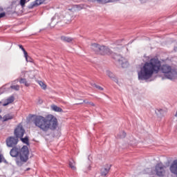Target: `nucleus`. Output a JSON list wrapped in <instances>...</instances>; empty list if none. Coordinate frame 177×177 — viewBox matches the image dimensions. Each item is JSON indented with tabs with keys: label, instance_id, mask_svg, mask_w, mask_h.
Returning a JSON list of instances; mask_svg holds the SVG:
<instances>
[{
	"label": "nucleus",
	"instance_id": "nucleus-1",
	"mask_svg": "<svg viewBox=\"0 0 177 177\" xmlns=\"http://www.w3.org/2000/svg\"><path fill=\"white\" fill-rule=\"evenodd\" d=\"M160 70L168 80H177V69L173 68L168 64L161 66V61L158 58H151L147 62L138 72L139 81H147L153 74H158Z\"/></svg>",
	"mask_w": 177,
	"mask_h": 177
},
{
	"label": "nucleus",
	"instance_id": "nucleus-2",
	"mask_svg": "<svg viewBox=\"0 0 177 177\" xmlns=\"http://www.w3.org/2000/svg\"><path fill=\"white\" fill-rule=\"evenodd\" d=\"M26 133V130L23 128V125L19 124L14 131L15 136H9L6 139V145L7 147H12L10 151V155L15 159L17 167H22L27 161H28V156L30 151L28 147L24 145L23 147H17L19 143V138H23Z\"/></svg>",
	"mask_w": 177,
	"mask_h": 177
},
{
	"label": "nucleus",
	"instance_id": "nucleus-3",
	"mask_svg": "<svg viewBox=\"0 0 177 177\" xmlns=\"http://www.w3.org/2000/svg\"><path fill=\"white\" fill-rule=\"evenodd\" d=\"M91 49L96 55H101L102 56L112 55V57L115 60V64L118 67H122V68H127V67H128V61H127V59L122 57L120 55L113 53V51L108 47L101 46L96 43H93L91 44Z\"/></svg>",
	"mask_w": 177,
	"mask_h": 177
},
{
	"label": "nucleus",
	"instance_id": "nucleus-4",
	"mask_svg": "<svg viewBox=\"0 0 177 177\" xmlns=\"http://www.w3.org/2000/svg\"><path fill=\"white\" fill-rule=\"evenodd\" d=\"M33 124L43 132H48L49 129L55 131L57 128V119L52 115H48L47 118L42 115H37L33 118Z\"/></svg>",
	"mask_w": 177,
	"mask_h": 177
},
{
	"label": "nucleus",
	"instance_id": "nucleus-5",
	"mask_svg": "<svg viewBox=\"0 0 177 177\" xmlns=\"http://www.w3.org/2000/svg\"><path fill=\"white\" fill-rule=\"evenodd\" d=\"M167 166L164 165L162 162L156 164L155 167V172L157 176L164 177L165 174H167Z\"/></svg>",
	"mask_w": 177,
	"mask_h": 177
},
{
	"label": "nucleus",
	"instance_id": "nucleus-6",
	"mask_svg": "<svg viewBox=\"0 0 177 177\" xmlns=\"http://www.w3.org/2000/svg\"><path fill=\"white\" fill-rule=\"evenodd\" d=\"M169 171L173 175L177 176V159L174 160L170 165Z\"/></svg>",
	"mask_w": 177,
	"mask_h": 177
},
{
	"label": "nucleus",
	"instance_id": "nucleus-7",
	"mask_svg": "<svg viewBox=\"0 0 177 177\" xmlns=\"http://www.w3.org/2000/svg\"><path fill=\"white\" fill-rule=\"evenodd\" d=\"M45 1L46 0H35L28 6V9H34V8L39 6V5H42Z\"/></svg>",
	"mask_w": 177,
	"mask_h": 177
},
{
	"label": "nucleus",
	"instance_id": "nucleus-8",
	"mask_svg": "<svg viewBox=\"0 0 177 177\" xmlns=\"http://www.w3.org/2000/svg\"><path fill=\"white\" fill-rule=\"evenodd\" d=\"M111 168V165L108 166L107 167H104L101 169V176H106L110 171V169Z\"/></svg>",
	"mask_w": 177,
	"mask_h": 177
},
{
	"label": "nucleus",
	"instance_id": "nucleus-9",
	"mask_svg": "<svg viewBox=\"0 0 177 177\" xmlns=\"http://www.w3.org/2000/svg\"><path fill=\"white\" fill-rule=\"evenodd\" d=\"M14 116L10 113H8L5 115L3 118L1 117L2 122H6V121H9L10 120H13Z\"/></svg>",
	"mask_w": 177,
	"mask_h": 177
},
{
	"label": "nucleus",
	"instance_id": "nucleus-10",
	"mask_svg": "<svg viewBox=\"0 0 177 177\" xmlns=\"http://www.w3.org/2000/svg\"><path fill=\"white\" fill-rule=\"evenodd\" d=\"M6 102H7L3 104V106H6L10 104L11 103H13V102H15V96L13 95L10 96L8 98L6 99Z\"/></svg>",
	"mask_w": 177,
	"mask_h": 177
},
{
	"label": "nucleus",
	"instance_id": "nucleus-11",
	"mask_svg": "<svg viewBox=\"0 0 177 177\" xmlns=\"http://www.w3.org/2000/svg\"><path fill=\"white\" fill-rule=\"evenodd\" d=\"M18 46L24 52V57L26 58V62H28V53H27L26 49H24V47H23V45L19 44Z\"/></svg>",
	"mask_w": 177,
	"mask_h": 177
},
{
	"label": "nucleus",
	"instance_id": "nucleus-12",
	"mask_svg": "<svg viewBox=\"0 0 177 177\" xmlns=\"http://www.w3.org/2000/svg\"><path fill=\"white\" fill-rule=\"evenodd\" d=\"M155 113L158 117H162V115H164L165 113V111H164L162 109H156Z\"/></svg>",
	"mask_w": 177,
	"mask_h": 177
},
{
	"label": "nucleus",
	"instance_id": "nucleus-13",
	"mask_svg": "<svg viewBox=\"0 0 177 177\" xmlns=\"http://www.w3.org/2000/svg\"><path fill=\"white\" fill-rule=\"evenodd\" d=\"M51 109L53 111H56L57 113H63V109L56 105H52Z\"/></svg>",
	"mask_w": 177,
	"mask_h": 177
},
{
	"label": "nucleus",
	"instance_id": "nucleus-14",
	"mask_svg": "<svg viewBox=\"0 0 177 177\" xmlns=\"http://www.w3.org/2000/svg\"><path fill=\"white\" fill-rule=\"evenodd\" d=\"M73 38L71 37H66V36H62L61 37V41H63V42H73Z\"/></svg>",
	"mask_w": 177,
	"mask_h": 177
},
{
	"label": "nucleus",
	"instance_id": "nucleus-15",
	"mask_svg": "<svg viewBox=\"0 0 177 177\" xmlns=\"http://www.w3.org/2000/svg\"><path fill=\"white\" fill-rule=\"evenodd\" d=\"M106 75L111 78V80H115V75L110 71H106Z\"/></svg>",
	"mask_w": 177,
	"mask_h": 177
},
{
	"label": "nucleus",
	"instance_id": "nucleus-16",
	"mask_svg": "<svg viewBox=\"0 0 177 177\" xmlns=\"http://www.w3.org/2000/svg\"><path fill=\"white\" fill-rule=\"evenodd\" d=\"M127 136V133L125 131H120L118 136L117 138L118 139H124Z\"/></svg>",
	"mask_w": 177,
	"mask_h": 177
},
{
	"label": "nucleus",
	"instance_id": "nucleus-17",
	"mask_svg": "<svg viewBox=\"0 0 177 177\" xmlns=\"http://www.w3.org/2000/svg\"><path fill=\"white\" fill-rule=\"evenodd\" d=\"M69 167L73 171H75L77 169V167H75V162H74L73 160L69 161Z\"/></svg>",
	"mask_w": 177,
	"mask_h": 177
},
{
	"label": "nucleus",
	"instance_id": "nucleus-18",
	"mask_svg": "<svg viewBox=\"0 0 177 177\" xmlns=\"http://www.w3.org/2000/svg\"><path fill=\"white\" fill-rule=\"evenodd\" d=\"M19 138L21 139V142L23 143H25V145H27L28 146V145H30V142L28 141V137L26 136L25 138L23 137H19Z\"/></svg>",
	"mask_w": 177,
	"mask_h": 177
},
{
	"label": "nucleus",
	"instance_id": "nucleus-19",
	"mask_svg": "<svg viewBox=\"0 0 177 177\" xmlns=\"http://www.w3.org/2000/svg\"><path fill=\"white\" fill-rule=\"evenodd\" d=\"M19 82L21 84H24L25 86H28L30 85V84L27 82V79L26 78H21L19 80Z\"/></svg>",
	"mask_w": 177,
	"mask_h": 177
},
{
	"label": "nucleus",
	"instance_id": "nucleus-20",
	"mask_svg": "<svg viewBox=\"0 0 177 177\" xmlns=\"http://www.w3.org/2000/svg\"><path fill=\"white\" fill-rule=\"evenodd\" d=\"M10 88L14 91H20V86L19 85H12L10 86Z\"/></svg>",
	"mask_w": 177,
	"mask_h": 177
},
{
	"label": "nucleus",
	"instance_id": "nucleus-21",
	"mask_svg": "<svg viewBox=\"0 0 177 177\" xmlns=\"http://www.w3.org/2000/svg\"><path fill=\"white\" fill-rule=\"evenodd\" d=\"M38 84L42 89H46V84H45L42 81H39Z\"/></svg>",
	"mask_w": 177,
	"mask_h": 177
},
{
	"label": "nucleus",
	"instance_id": "nucleus-22",
	"mask_svg": "<svg viewBox=\"0 0 177 177\" xmlns=\"http://www.w3.org/2000/svg\"><path fill=\"white\" fill-rule=\"evenodd\" d=\"M93 86H95V88L99 89V91H103V88L100 86L97 85L96 84H93Z\"/></svg>",
	"mask_w": 177,
	"mask_h": 177
},
{
	"label": "nucleus",
	"instance_id": "nucleus-23",
	"mask_svg": "<svg viewBox=\"0 0 177 177\" xmlns=\"http://www.w3.org/2000/svg\"><path fill=\"white\" fill-rule=\"evenodd\" d=\"M27 0H20V5L22 8H24Z\"/></svg>",
	"mask_w": 177,
	"mask_h": 177
},
{
	"label": "nucleus",
	"instance_id": "nucleus-24",
	"mask_svg": "<svg viewBox=\"0 0 177 177\" xmlns=\"http://www.w3.org/2000/svg\"><path fill=\"white\" fill-rule=\"evenodd\" d=\"M83 103H86L87 104H90V106L95 107V104L92 102H86V100H83Z\"/></svg>",
	"mask_w": 177,
	"mask_h": 177
},
{
	"label": "nucleus",
	"instance_id": "nucleus-25",
	"mask_svg": "<svg viewBox=\"0 0 177 177\" xmlns=\"http://www.w3.org/2000/svg\"><path fill=\"white\" fill-rule=\"evenodd\" d=\"M6 14L5 12H1L0 13V19H2V17H5Z\"/></svg>",
	"mask_w": 177,
	"mask_h": 177
},
{
	"label": "nucleus",
	"instance_id": "nucleus-26",
	"mask_svg": "<svg viewBox=\"0 0 177 177\" xmlns=\"http://www.w3.org/2000/svg\"><path fill=\"white\" fill-rule=\"evenodd\" d=\"M2 154L0 153V162H2Z\"/></svg>",
	"mask_w": 177,
	"mask_h": 177
},
{
	"label": "nucleus",
	"instance_id": "nucleus-27",
	"mask_svg": "<svg viewBox=\"0 0 177 177\" xmlns=\"http://www.w3.org/2000/svg\"><path fill=\"white\" fill-rule=\"evenodd\" d=\"M84 104V101L82 102L77 103L76 104Z\"/></svg>",
	"mask_w": 177,
	"mask_h": 177
},
{
	"label": "nucleus",
	"instance_id": "nucleus-28",
	"mask_svg": "<svg viewBox=\"0 0 177 177\" xmlns=\"http://www.w3.org/2000/svg\"><path fill=\"white\" fill-rule=\"evenodd\" d=\"M39 103L41 104L42 103V100H39Z\"/></svg>",
	"mask_w": 177,
	"mask_h": 177
},
{
	"label": "nucleus",
	"instance_id": "nucleus-29",
	"mask_svg": "<svg viewBox=\"0 0 177 177\" xmlns=\"http://www.w3.org/2000/svg\"><path fill=\"white\" fill-rule=\"evenodd\" d=\"M91 165H89L88 167V171H91Z\"/></svg>",
	"mask_w": 177,
	"mask_h": 177
},
{
	"label": "nucleus",
	"instance_id": "nucleus-30",
	"mask_svg": "<svg viewBox=\"0 0 177 177\" xmlns=\"http://www.w3.org/2000/svg\"><path fill=\"white\" fill-rule=\"evenodd\" d=\"M175 52H177V46L174 48Z\"/></svg>",
	"mask_w": 177,
	"mask_h": 177
},
{
	"label": "nucleus",
	"instance_id": "nucleus-31",
	"mask_svg": "<svg viewBox=\"0 0 177 177\" xmlns=\"http://www.w3.org/2000/svg\"><path fill=\"white\" fill-rule=\"evenodd\" d=\"M55 19H56V17H53L52 18V20H55Z\"/></svg>",
	"mask_w": 177,
	"mask_h": 177
},
{
	"label": "nucleus",
	"instance_id": "nucleus-32",
	"mask_svg": "<svg viewBox=\"0 0 177 177\" xmlns=\"http://www.w3.org/2000/svg\"><path fill=\"white\" fill-rule=\"evenodd\" d=\"M175 117H177V111L176 112Z\"/></svg>",
	"mask_w": 177,
	"mask_h": 177
},
{
	"label": "nucleus",
	"instance_id": "nucleus-33",
	"mask_svg": "<svg viewBox=\"0 0 177 177\" xmlns=\"http://www.w3.org/2000/svg\"><path fill=\"white\" fill-rule=\"evenodd\" d=\"M0 120H2V115H0Z\"/></svg>",
	"mask_w": 177,
	"mask_h": 177
},
{
	"label": "nucleus",
	"instance_id": "nucleus-34",
	"mask_svg": "<svg viewBox=\"0 0 177 177\" xmlns=\"http://www.w3.org/2000/svg\"><path fill=\"white\" fill-rule=\"evenodd\" d=\"M26 171H30V168H27V169H26Z\"/></svg>",
	"mask_w": 177,
	"mask_h": 177
},
{
	"label": "nucleus",
	"instance_id": "nucleus-35",
	"mask_svg": "<svg viewBox=\"0 0 177 177\" xmlns=\"http://www.w3.org/2000/svg\"><path fill=\"white\" fill-rule=\"evenodd\" d=\"M0 113H2V109H0Z\"/></svg>",
	"mask_w": 177,
	"mask_h": 177
},
{
	"label": "nucleus",
	"instance_id": "nucleus-36",
	"mask_svg": "<svg viewBox=\"0 0 177 177\" xmlns=\"http://www.w3.org/2000/svg\"><path fill=\"white\" fill-rule=\"evenodd\" d=\"M0 104H2V102H0Z\"/></svg>",
	"mask_w": 177,
	"mask_h": 177
},
{
	"label": "nucleus",
	"instance_id": "nucleus-37",
	"mask_svg": "<svg viewBox=\"0 0 177 177\" xmlns=\"http://www.w3.org/2000/svg\"><path fill=\"white\" fill-rule=\"evenodd\" d=\"M116 82H118V80H116Z\"/></svg>",
	"mask_w": 177,
	"mask_h": 177
},
{
	"label": "nucleus",
	"instance_id": "nucleus-38",
	"mask_svg": "<svg viewBox=\"0 0 177 177\" xmlns=\"http://www.w3.org/2000/svg\"><path fill=\"white\" fill-rule=\"evenodd\" d=\"M86 100V102H88L86 100Z\"/></svg>",
	"mask_w": 177,
	"mask_h": 177
}]
</instances>
